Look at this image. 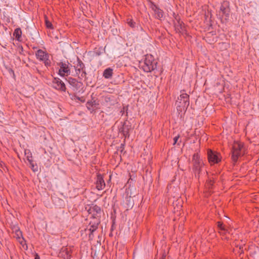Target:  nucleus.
<instances>
[{
  "label": "nucleus",
  "instance_id": "1",
  "mask_svg": "<svg viewBox=\"0 0 259 259\" xmlns=\"http://www.w3.org/2000/svg\"><path fill=\"white\" fill-rule=\"evenodd\" d=\"M190 104L189 95L185 93V90L181 91V95L176 101L177 109L179 113L186 111Z\"/></svg>",
  "mask_w": 259,
  "mask_h": 259
},
{
  "label": "nucleus",
  "instance_id": "2",
  "mask_svg": "<svg viewBox=\"0 0 259 259\" xmlns=\"http://www.w3.org/2000/svg\"><path fill=\"white\" fill-rule=\"evenodd\" d=\"M244 144L243 143L235 141L232 148V159L234 164L237 161L238 158L244 154L243 151Z\"/></svg>",
  "mask_w": 259,
  "mask_h": 259
},
{
  "label": "nucleus",
  "instance_id": "3",
  "mask_svg": "<svg viewBox=\"0 0 259 259\" xmlns=\"http://www.w3.org/2000/svg\"><path fill=\"white\" fill-rule=\"evenodd\" d=\"M157 62L151 55H147L142 65V69L146 72H150L156 69Z\"/></svg>",
  "mask_w": 259,
  "mask_h": 259
},
{
  "label": "nucleus",
  "instance_id": "4",
  "mask_svg": "<svg viewBox=\"0 0 259 259\" xmlns=\"http://www.w3.org/2000/svg\"><path fill=\"white\" fill-rule=\"evenodd\" d=\"M57 66L60 67L58 71V74L61 77H64L65 75L68 76L70 74V67L72 65L68 61L60 62L57 63Z\"/></svg>",
  "mask_w": 259,
  "mask_h": 259
},
{
  "label": "nucleus",
  "instance_id": "5",
  "mask_svg": "<svg viewBox=\"0 0 259 259\" xmlns=\"http://www.w3.org/2000/svg\"><path fill=\"white\" fill-rule=\"evenodd\" d=\"M35 56L38 60L43 62L45 66L47 67L51 66V62L49 59L50 54L46 51L39 49L36 52Z\"/></svg>",
  "mask_w": 259,
  "mask_h": 259
},
{
  "label": "nucleus",
  "instance_id": "6",
  "mask_svg": "<svg viewBox=\"0 0 259 259\" xmlns=\"http://www.w3.org/2000/svg\"><path fill=\"white\" fill-rule=\"evenodd\" d=\"M85 209L89 214L91 215L90 219H97V218H100L101 219L102 210L100 206L93 204L91 206L85 207Z\"/></svg>",
  "mask_w": 259,
  "mask_h": 259
},
{
  "label": "nucleus",
  "instance_id": "7",
  "mask_svg": "<svg viewBox=\"0 0 259 259\" xmlns=\"http://www.w3.org/2000/svg\"><path fill=\"white\" fill-rule=\"evenodd\" d=\"M207 157L211 165L219 163L222 159V156L220 153L210 149L207 150Z\"/></svg>",
  "mask_w": 259,
  "mask_h": 259
},
{
  "label": "nucleus",
  "instance_id": "8",
  "mask_svg": "<svg viewBox=\"0 0 259 259\" xmlns=\"http://www.w3.org/2000/svg\"><path fill=\"white\" fill-rule=\"evenodd\" d=\"M91 219L92 220L89 223V228L88 229L90 231V233L89 234L90 240H92L93 239L94 237V232L97 230L99 224L101 223V220L100 218H97V219Z\"/></svg>",
  "mask_w": 259,
  "mask_h": 259
},
{
  "label": "nucleus",
  "instance_id": "9",
  "mask_svg": "<svg viewBox=\"0 0 259 259\" xmlns=\"http://www.w3.org/2000/svg\"><path fill=\"white\" fill-rule=\"evenodd\" d=\"M121 123L122 126L119 128V132L123 135L125 140L130 137L129 132L132 128V124L127 120L123 122H121Z\"/></svg>",
  "mask_w": 259,
  "mask_h": 259
},
{
  "label": "nucleus",
  "instance_id": "10",
  "mask_svg": "<svg viewBox=\"0 0 259 259\" xmlns=\"http://www.w3.org/2000/svg\"><path fill=\"white\" fill-rule=\"evenodd\" d=\"M53 87L61 92H65L66 88L64 82L58 77H54L52 81Z\"/></svg>",
  "mask_w": 259,
  "mask_h": 259
},
{
  "label": "nucleus",
  "instance_id": "11",
  "mask_svg": "<svg viewBox=\"0 0 259 259\" xmlns=\"http://www.w3.org/2000/svg\"><path fill=\"white\" fill-rule=\"evenodd\" d=\"M220 11L222 13V16H225V20H228L230 17V9L229 6V2L224 1L221 4L220 7Z\"/></svg>",
  "mask_w": 259,
  "mask_h": 259
},
{
  "label": "nucleus",
  "instance_id": "12",
  "mask_svg": "<svg viewBox=\"0 0 259 259\" xmlns=\"http://www.w3.org/2000/svg\"><path fill=\"white\" fill-rule=\"evenodd\" d=\"M66 80L69 84L73 88V90L80 91V89H83L82 82L78 81L76 79L69 77Z\"/></svg>",
  "mask_w": 259,
  "mask_h": 259
},
{
  "label": "nucleus",
  "instance_id": "13",
  "mask_svg": "<svg viewBox=\"0 0 259 259\" xmlns=\"http://www.w3.org/2000/svg\"><path fill=\"white\" fill-rule=\"evenodd\" d=\"M13 232H15V237L19 241V243L22 246L24 247V245H26V248L27 246L26 244V241L24 239L22 236V232L20 231V229L18 227H14L13 229Z\"/></svg>",
  "mask_w": 259,
  "mask_h": 259
},
{
  "label": "nucleus",
  "instance_id": "14",
  "mask_svg": "<svg viewBox=\"0 0 259 259\" xmlns=\"http://www.w3.org/2000/svg\"><path fill=\"white\" fill-rule=\"evenodd\" d=\"M58 257L63 259H70L71 257V250L66 247H63L58 253Z\"/></svg>",
  "mask_w": 259,
  "mask_h": 259
},
{
  "label": "nucleus",
  "instance_id": "15",
  "mask_svg": "<svg viewBox=\"0 0 259 259\" xmlns=\"http://www.w3.org/2000/svg\"><path fill=\"white\" fill-rule=\"evenodd\" d=\"M96 188L98 190H103L105 187V183L104 180L103 176L100 174H98L97 175L96 180Z\"/></svg>",
  "mask_w": 259,
  "mask_h": 259
},
{
  "label": "nucleus",
  "instance_id": "16",
  "mask_svg": "<svg viewBox=\"0 0 259 259\" xmlns=\"http://www.w3.org/2000/svg\"><path fill=\"white\" fill-rule=\"evenodd\" d=\"M173 23L176 31L180 32L181 30L183 29V26L184 24L183 22L181 20L180 17L176 18V20H173Z\"/></svg>",
  "mask_w": 259,
  "mask_h": 259
},
{
  "label": "nucleus",
  "instance_id": "17",
  "mask_svg": "<svg viewBox=\"0 0 259 259\" xmlns=\"http://www.w3.org/2000/svg\"><path fill=\"white\" fill-rule=\"evenodd\" d=\"M203 165V164H198L196 163L195 164H193L192 168L193 171L194 173L195 178L198 179H199L200 174L201 171V167Z\"/></svg>",
  "mask_w": 259,
  "mask_h": 259
},
{
  "label": "nucleus",
  "instance_id": "18",
  "mask_svg": "<svg viewBox=\"0 0 259 259\" xmlns=\"http://www.w3.org/2000/svg\"><path fill=\"white\" fill-rule=\"evenodd\" d=\"M77 63L76 66H74V68L76 74H79L81 72V70L85 69V67L84 63L78 57H77Z\"/></svg>",
  "mask_w": 259,
  "mask_h": 259
},
{
  "label": "nucleus",
  "instance_id": "19",
  "mask_svg": "<svg viewBox=\"0 0 259 259\" xmlns=\"http://www.w3.org/2000/svg\"><path fill=\"white\" fill-rule=\"evenodd\" d=\"M123 203L125 205V207L126 208V209H128L130 208H132L134 205V202L132 199V196H126L125 197Z\"/></svg>",
  "mask_w": 259,
  "mask_h": 259
},
{
  "label": "nucleus",
  "instance_id": "20",
  "mask_svg": "<svg viewBox=\"0 0 259 259\" xmlns=\"http://www.w3.org/2000/svg\"><path fill=\"white\" fill-rule=\"evenodd\" d=\"M126 22L128 25V26H130L131 28H135L137 27V29H138V28H139L138 24H137L136 22H135L133 20V19H132L131 18H127L126 19ZM139 29L143 30V28L141 26H139Z\"/></svg>",
  "mask_w": 259,
  "mask_h": 259
},
{
  "label": "nucleus",
  "instance_id": "21",
  "mask_svg": "<svg viewBox=\"0 0 259 259\" xmlns=\"http://www.w3.org/2000/svg\"><path fill=\"white\" fill-rule=\"evenodd\" d=\"M113 75V69L111 68L106 69L104 72L103 76L106 79L111 78Z\"/></svg>",
  "mask_w": 259,
  "mask_h": 259
},
{
  "label": "nucleus",
  "instance_id": "22",
  "mask_svg": "<svg viewBox=\"0 0 259 259\" xmlns=\"http://www.w3.org/2000/svg\"><path fill=\"white\" fill-rule=\"evenodd\" d=\"M13 35L15 37V38L18 41H21L22 31L20 28H17L14 30Z\"/></svg>",
  "mask_w": 259,
  "mask_h": 259
},
{
  "label": "nucleus",
  "instance_id": "23",
  "mask_svg": "<svg viewBox=\"0 0 259 259\" xmlns=\"http://www.w3.org/2000/svg\"><path fill=\"white\" fill-rule=\"evenodd\" d=\"M192 162L193 164L198 163V164H203L202 161L200 158V156L199 154L196 153H194L192 157Z\"/></svg>",
  "mask_w": 259,
  "mask_h": 259
},
{
  "label": "nucleus",
  "instance_id": "24",
  "mask_svg": "<svg viewBox=\"0 0 259 259\" xmlns=\"http://www.w3.org/2000/svg\"><path fill=\"white\" fill-rule=\"evenodd\" d=\"M154 13L155 18L159 20H161V19L163 17V11L160 9L159 8L157 9V10L154 11Z\"/></svg>",
  "mask_w": 259,
  "mask_h": 259
},
{
  "label": "nucleus",
  "instance_id": "25",
  "mask_svg": "<svg viewBox=\"0 0 259 259\" xmlns=\"http://www.w3.org/2000/svg\"><path fill=\"white\" fill-rule=\"evenodd\" d=\"M105 49H103L102 47H100L99 48H96L94 49V53L95 56H99L105 53Z\"/></svg>",
  "mask_w": 259,
  "mask_h": 259
},
{
  "label": "nucleus",
  "instance_id": "26",
  "mask_svg": "<svg viewBox=\"0 0 259 259\" xmlns=\"http://www.w3.org/2000/svg\"><path fill=\"white\" fill-rule=\"evenodd\" d=\"M95 105V101H88L86 104L87 108L88 110L93 112L94 110L93 109V106Z\"/></svg>",
  "mask_w": 259,
  "mask_h": 259
},
{
  "label": "nucleus",
  "instance_id": "27",
  "mask_svg": "<svg viewBox=\"0 0 259 259\" xmlns=\"http://www.w3.org/2000/svg\"><path fill=\"white\" fill-rule=\"evenodd\" d=\"M27 160L30 164V167L32 171L34 172L37 171L38 170L37 166L36 165H34L33 160L29 158H28Z\"/></svg>",
  "mask_w": 259,
  "mask_h": 259
},
{
  "label": "nucleus",
  "instance_id": "28",
  "mask_svg": "<svg viewBox=\"0 0 259 259\" xmlns=\"http://www.w3.org/2000/svg\"><path fill=\"white\" fill-rule=\"evenodd\" d=\"M213 184H214L213 181H212V180H211L209 178L208 180L206 181L205 185H206V187L208 189H211L213 187Z\"/></svg>",
  "mask_w": 259,
  "mask_h": 259
},
{
  "label": "nucleus",
  "instance_id": "29",
  "mask_svg": "<svg viewBox=\"0 0 259 259\" xmlns=\"http://www.w3.org/2000/svg\"><path fill=\"white\" fill-rule=\"evenodd\" d=\"M45 24L47 28L53 29H54L53 26L52 24V23L49 21L47 17V16L45 17Z\"/></svg>",
  "mask_w": 259,
  "mask_h": 259
},
{
  "label": "nucleus",
  "instance_id": "30",
  "mask_svg": "<svg viewBox=\"0 0 259 259\" xmlns=\"http://www.w3.org/2000/svg\"><path fill=\"white\" fill-rule=\"evenodd\" d=\"M217 226H218V228L222 230V231H224L225 232H227V230L226 229V228L225 227V226L224 225L223 223L221 222H218L217 223Z\"/></svg>",
  "mask_w": 259,
  "mask_h": 259
},
{
  "label": "nucleus",
  "instance_id": "31",
  "mask_svg": "<svg viewBox=\"0 0 259 259\" xmlns=\"http://www.w3.org/2000/svg\"><path fill=\"white\" fill-rule=\"evenodd\" d=\"M150 8L154 12L155 10H157L158 8H159L158 6H157L153 2L150 1Z\"/></svg>",
  "mask_w": 259,
  "mask_h": 259
},
{
  "label": "nucleus",
  "instance_id": "32",
  "mask_svg": "<svg viewBox=\"0 0 259 259\" xmlns=\"http://www.w3.org/2000/svg\"><path fill=\"white\" fill-rule=\"evenodd\" d=\"M81 77L82 78H86L87 73L85 71V68L83 69V70H81Z\"/></svg>",
  "mask_w": 259,
  "mask_h": 259
},
{
  "label": "nucleus",
  "instance_id": "33",
  "mask_svg": "<svg viewBox=\"0 0 259 259\" xmlns=\"http://www.w3.org/2000/svg\"><path fill=\"white\" fill-rule=\"evenodd\" d=\"M75 98H76L77 100H78L80 101V102H82V103H83V102H85V99H84V98L83 97H78V96H75Z\"/></svg>",
  "mask_w": 259,
  "mask_h": 259
},
{
  "label": "nucleus",
  "instance_id": "34",
  "mask_svg": "<svg viewBox=\"0 0 259 259\" xmlns=\"http://www.w3.org/2000/svg\"><path fill=\"white\" fill-rule=\"evenodd\" d=\"M124 146H125L124 144H121L117 150H120V152L122 153L124 149Z\"/></svg>",
  "mask_w": 259,
  "mask_h": 259
},
{
  "label": "nucleus",
  "instance_id": "35",
  "mask_svg": "<svg viewBox=\"0 0 259 259\" xmlns=\"http://www.w3.org/2000/svg\"><path fill=\"white\" fill-rule=\"evenodd\" d=\"M8 70L10 74H12L13 76H15L14 71L12 68H9Z\"/></svg>",
  "mask_w": 259,
  "mask_h": 259
},
{
  "label": "nucleus",
  "instance_id": "36",
  "mask_svg": "<svg viewBox=\"0 0 259 259\" xmlns=\"http://www.w3.org/2000/svg\"><path fill=\"white\" fill-rule=\"evenodd\" d=\"M179 138H180V136L178 135L174 138V145H175L177 143L178 140L179 139Z\"/></svg>",
  "mask_w": 259,
  "mask_h": 259
},
{
  "label": "nucleus",
  "instance_id": "37",
  "mask_svg": "<svg viewBox=\"0 0 259 259\" xmlns=\"http://www.w3.org/2000/svg\"><path fill=\"white\" fill-rule=\"evenodd\" d=\"M19 54H23V52L24 51V50H23V48L22 47V46H21V47H19Z\"/></svg>",
  "mask_w": 259,
  "mask_h": 259
},
{
  "label": "nucleus",
  "instance_id": "38",
  "mask_svg": "<svg viewBox=\"0 0 259 259\" xmlns=\"http://www.w3.org/2000/svg\"><path fill=\"white\" fill-rule=\"evenodd\" d=\"M172 16L174 18V20H176V18H177V17H180L178 14H176L175 13H173Z\"/></svg>",
  "mask_w": 259,
  "mask_h": 259
},
{
  "label": "nucleus",
  "instance_id": "39",
  "mask_svg": "<svg viewBox=\"0 0 259 259\" xmlns=\"http://www.w3.org/2000/svg\"><path fill=\"white\" fill-rule=\"evenodd\" d=\"M34 259H40V257H39V255L38 254V253H35Z\"/></svg>",
  "mask_w": 259,
  "mask_h": 259
},
{
  "label": "nucleus",
  "instance_id": "40",
  "mask_svg": "<svg viewBox=\"0 0 259 259\" xmlns=\"http://www.w3.org/2000/svg\"><path fill=\"white\" fill-rule=\"evenodd\" d=\"M115 224V222H113V223H112V226H111V231H113V229H114V225Z\"/></svg>",
  "mask_w": 259,
  "mask_h": 259
},
{
  "label": "nucleus",
  "instance_id": "41",
  "mask_svg": "<svg viewBox=\"0 0 259 259\" xmlns=\"http://www.w3.org/2000/svg\"><path fill=\"white\" fill-rule=\"evenodd\" d=\"M130 180H132V181L133 180V177H132V176H130V179H129V180H128V183H129V181H130Z\"/></svg>",
  "mask_w": 259,
  "mask_h": 259
},
{
  "label": "nucleus",
  "instance_id": "42",
  "mask_svg": "<svg viewBox=\"0 0 259 259\" xmlns=\"http://www.w3.org/2000/svg\"><path fill=\"white\" fill-rule=\"evenodd\" d=\"M130 180H132V181L133 180V177H132V176H130V179H129V180H128V183H129V181H130Z\"/></svg>",
  "mask_w": 259,
  "mask_h": 259
}]
</instances>
